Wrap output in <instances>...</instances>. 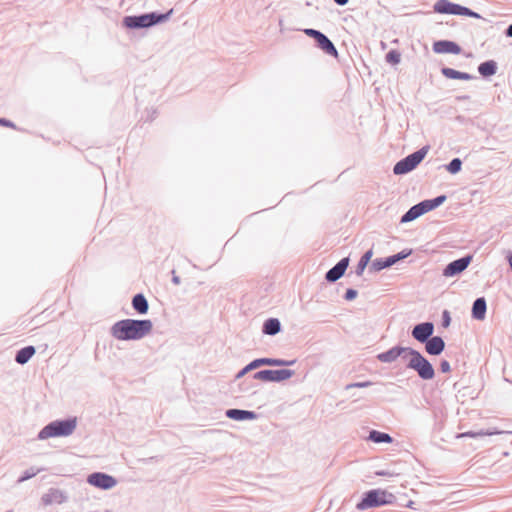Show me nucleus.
<instances>
[{
    "label": "nucleus",
    "instance_id": "nucleus-22",
    "mask_svg": "<svg viewBox=\"0 0 512 512\" xmlns=\"http://www.w3.org/2000/svg\"><path fill=\"white\" fill-rule=\"evenodd\" d=\"M131 305L132 308L140 315L147 314L149 310L148 300L142 293H138L133 296Z\"/></svg>",
    "mask_w": 512,
    "mask_h": 512
},
{
    "label": "nucleus",
    "instance_id": "nucleus-23",
    "mask_svg": "<svg viewBox=\"0 0 512 512\" xmlns=\"http://www.w3.org/2000/svg\"><path fill=\"white\" fill-rule=\"evenodd\" d=\"M441 74L448 79H458V80L468 81V80H472V79L476 78L472 74H469L467 72H461V71L455 70L450 67H442Z\"/></svg>",
    "mask_w": 512,
    "mask_h": 512
},
{
    "label": "nucleus",
    "instance_id": "nucleus-48",
    "mask_svg": "<svg viewBox=\"0 0 512 512\" xmlns=\"http://www.w3.org/2000/svg\"><path fill=\"white\" fill-rule=\"evenodd\" d=\"M507 261L509 263L510 269L512 271V252H509L507 255Z\"/></svg>",
    "mask_w": 512,
    "mask_h": 512
},
{
    "label": "nucleus",
    "instance_id": "nucleus-6",
    "mask_svg": "<svg viewBox=\"0 0 512 512\" xmlns=\"http://www.w3.org/2000/svg\"><path fill=\"white\" fill-rule=\"evenodd\" d=\"M430 147L428 145L421 147L417 151L409 154L399 160L393 167L395 175H405L413 171L426 157Z\"/></svg>",
    "mask_w": 512,
    "mask_h": 512
},
{
    "label": "nucleus",
    "instance_id": "nucleus-43",
    "mask_svg": "<svg viewBox=\"0 0 512 512\" xmlns=\"http://www.w3.org/2000/svg\"><path fill=\"white\" fill-rule=\"evenodd\" d=\"M375 474L377 476H393L394 473L388 471V470H379V471H376Z\"/></svg>",
    "mask_w": 512,
    "mask_h": 512
},
{
    "label": "nucleus",
    "instance_id": "nucleus-24",
    "mask_svg": "<svg viewBox=\"0 0 512 512\" xmlns=\"http://www.w3.org/2000/svg\"><path fill=\"white\" fill-rule=\"evenodd\" d=\"M281 331V322L278 318H268L262 325V333L269 336H274Z\"/></svg>",
    "mask_w": 512,
    "mask_h": 512
},
{
    "label": "nucleus",
    "instance_id": "nucleus-27",
    "mask_svg": "<svg viewBox=\"0 0 512 512\" xmlns=\"http://www.w3.org/2000/svg\"><path fill=\"white\" fill-rule=\"evenodd\" d=\"M498 69L497 63L494 60H487L479 64L478 72L484 77L488 78L496 74Z\"/></svg>",
    "mask_w": 512,
    "mask_h": 512
},
{
    "label": "nucleus",
    "instance_id": "nucleus-3",
    "mask_svg": "<svg viewBox=\"0 0 512 512\" xmlns=\"http://www.w3.org/2000/svg\"><path fill=\"white\" fill-rule=\"evenodd\" d=\"M77 423L78 419L76 416L51 421L39 431L38 439L68 437L74 433Z\"/></svg>",
    "mask_w": 512,
    "mask_h": 512
},
{
    "label": "nucleus",
    "instance_id": "nucleus-42",
    "mask_svg": "<svg viewBox=\"0 0 512 512\" xmlns=\"http://www.w3.org/2000/svg\"><path fill=\"white\" fill-rule=\"evenodd\" d=\"M0 126L17 129L16 125L12 121H10L6 118H0Z\"/></svg>",
    "mask_w": 512,
    "mask_h": 512
},
{
    "label": "nucleus",
    "instance_id": "nucleus-35",
    "mask_svg": "<svg viewBox=\"0 0 512 512\" xmlns=\"http://www.w3.org/2000/svg\"><path fill=\"white\" fill-rule=\"evenodd\" d=\"M458 15L459 16H467V17H471V18H475V19L482 18L479 13L471 10L468 7L462 6V5H460V9H459Z\"/></svg>",
    "mask_w": 512,
    "mask_h": 512
},
{
    "label": "nucleus",
    "instance_id": "nucleus-44",
    "mask_svg": "<svg viewBox=\"0 0 512 512\" xmlns=\"http://www.w3.org/2000/svg\"><path fill=\"white\" fill-rule=\"evenodd\" d=\"M172 283L175 285H179L181 283V279L176 275L175 270H172Z\"/></svg>",
    "mask_w": 512,
    "mask_h": 512
},
{
    "label": "nucleus",
    "instance_id": "nucleus-49",
    "mask_svg": "<svg viewBox=\"0 0 512 512\" xmlns=\"http://www.w3.org/2000/svg\"><path fill=\"white\" fill-rule=\"evenodd\" d=\"M413 504H414V502H413V501H409V502H408V504H407V507H409V508H413Z\"/></svg>",
    "mask_w": 512,
    "mask_h": 512
},
{
    "label": "nucleus",
    "instance_id": "nucleus-4",
    "mask_svg": "<svg viewBox=\"0 0 512 512\" xmlns=\"http://www.w3.org/2000/svg\"><path fill=\"white\" fill-rule=\"evenodd\" d=\"M395 500V495L386 490L372 489L363 494L362 499L356 504V508L358 510H366L392 504Z\"/></svg>",
    "mask_w": 512,
    "mask_h": 512
},
{
    "label": "nucleus",
    "instance_id": "nucleus-26",
    "mask_svg": "<svg viewBox=\"0 0 512 512\" xmlns=\"http://www.w3.org/2000/svg\"><path fill=\"white\" fill-rule=\"evenodd\" d=\"M35 352L34 346H25L16 352L15 361L20 365H24L33 357Z\"/></svg>",
    "mask_w": 512,
    "mask_h": 512
},
{
    "label": "nucleus",
    "instance_id": "nucleus-18",
    "mask_svg": "<svg viewBox=\"0 0 512 512\" xmlns=\"http://www.w3.org/2000/svg\"><path fill=\"white\" fill-rule=\"evenodd\" d=\"M460 4L450 2L448 0H437L433 6V10L439 14L458 15Z\"/></svg>",
    "mask_w": 512,
    "mask_h": 512
},
{
    "label": "nucleus",
    "instance_id": "nucleus-38",
    "mask_svg": "<svg viewBox=\"0 0 512 512\" xmlns=\"http://www.w3.org/2000/svg\"><path fill=\"white\" fill-rule=\"evenodd\" d=\"M371 385H372V383L370 381L355 382V383L348 384L346 386V389L348 390L351 388H365V387H369Z\"/></svg>",
    "mask_w": 512,
    "mask_h": 512
},
{
    "label": "nucleus",
    "instance_id": "nucleus-36",
    "mask_svg": "<svg viewBox=\"0 0 512 512\" xmlns=\"http://www.w3.org/2000/svg\"><path fill=\"white\" fill-rule=\"evenodd\" d=\"M36 474H37V472L34 471L32 468L31 469H27L26 471H24V473L18 479V482H24L26 480H29L32 477H34Z\"/></svg>",
    "mask_w": 512,
    "mask_h": 512
},
{
    "label": "nucleus",
    "instance_id": "nucleus-10",
    "mask_svg": "<svg viewBox=\"0 0 512 512\" xmlns=\"http://www.w3.org/2000/svg\"><path fill=\"white\" fill-rule=\"evenodd\" d=\"M473 260L472 254H467L459 259L448 263L443 269L442 275L444 277H455L465 271Z\"/></svg>",
    "mask_w": 512,
    "mask_h": 512
},
{
    "label": "nucleus",
    "instance_id": "nucleus-25",
    "mask_svg": "<svg viewBox=\"0 0 512 512\" xmlns=\"http://www.w3.org/2000/svg\"><path fill=\"white\" fill-rule=\"evenodd\" d=\"M424 214L425 213H424L423 207L421 206V203L419 202V203L413 205L411 208H409V210L402 215V217L400 219V223L411 222Z\"/></svg>",
    "mask_w": 512,
    "mask_h": 512
},
{
    "label": "nucleus",
    "instance_id": "nucleus-15",
    "mask_svg": "<svg viewBox=\"0 0 512 512\" xmlns=\"http://www.w3.org/2000/svg\"><path fill=\"white\" fill-rule=\"evenodd\" d=\"M349 257H344L338 261L332 268L325 274V280L329 283H334L339 280L346 272L349 266Z\"/></svg>",
    "mask_w": 512,
    "mask_h": 512
},
{
    "label": "nucleus",
    "instance_id": "nucleus-41",
    "mask_svg": "<svg viewBox=\"0 0 512 512\" xmlns=\"http://www.w3.org/2000/svg\"><path fill=\"white\" fill-rule=\"evenodd\" d=\"M440 370L442 373H448L451 370L450 363L447 360H441Z\"/></svg>",
    "mask_w": 512,
    "mask_h": 512
},
{
    "label": "nucleus",
    "instance_id": "nucleus-14",
    "mask_svg": "<svg viewBox=\"0 0 512 512\" xmlns=\"http://www.w3.org/2000/svg\"><path fill=\"white\" fill-rule=\"evenodd\" d=\"M434 333V324L432 322H422L416 324L411 332L412 337L420 343L426 342Z\"/></svg>",
    "mask_w": 512,
    "mask_h": 512
},
{
    "label": "nucleus",
    "instance_id": "nucleus-20",
    "mask_svg": "<svg viewBox=\"0 0 512 512\" xmlns=\"http://www.w3.org/2000/svg\"><path fill=\"white\" fill-rule=\"evenodd\" d=\"M486 311H487V302L484 297H478L474 300L472 309H471V316L475 320H484L486 317Z\"/></svg>",
    "mask_w": 512,
    "mask_h": 512
},
{
    "label": "nucleus",
    "instance_id": "nucleus-40",
    "mask_svg": "<svg viewBox=\"0 0 512 512\" xmlns=\"http://www.w3.org/2000/svg\"><path fill=\"white\" fill-rule=\"evenodd\" d=\"M304 32L306 35L312 37L314 40L318 39L319 35H321V33H322L321 31L313 29V28L305 29Z\"/></svg>",
    "mask_w": 512,
    "mask_h": 512
},
{
    "label": "nucleus",
    "instance_id": "nucleus-13",
    "mask_svg": "<svg viewBox=\"0 0 512 512\" xmlns=\"http://www.w3.org/2000/svg\"><path fill=\"white\" fill-rule=\"evenodd\" d=\"M68 501V495L65 491L58 488H49L41 497V502L45 506L52 504H63Z\"/></svg>",
    "mask_w": 512,
    "mask_h": 512
},
{
    "label": "nucleus",
    "instance_id": "nucleus-31",
    "mask_svg": "<svg viewBox=\"0 0 512 512\" xmlns=\"http://www.w3.org/2000/svg\"><path fill=\"white\" fill-rule=\"evenodd\" d=\"M500 432L499 431H496V430H484V429H480L478 431H467V432H463L461 434L458 435V438H465V437H469V438H478V437H483V436H491V435H495V434H499Z\"/></svg>",
    "mask_w": 512,
    "mask_h": 512
},
{
    "label": "nucleus",
    "instance_id": "nucleus-29",
    "mask_svg": "<svg viewBox=\"0 0 512 512\" xmlns=\"http://www.w3.org/2000/svg\"><path fill=\"white\" fill-rule=\"evenodd\" d=\"M368 440L374 443H387L390 444L393 442V438L391 435L385 432H381L378 430H371L369 432Z\"/></svg>",
    "mask_w": 512,
    "mask_h": 512
},
{
    "label": "nucleus",
    "instance_id": "nucleus-5",
    "mask_svg": "<svg viewBox=\"0 0 512 512\" xmlns=\"http://www.w3.org/2000/svg\"><path fill=\"white\" fill-rule=\"evenodd\" d=\"M409 361L406 365L408 369L417 372L422 380H431L435 376L433 365L418 350L411 349L409 353Z\"/></svg>",
    "mask_w": 512,
    "mask_h": 512
},
{
    "label": "nucleus",
    "instance_id": "nucleus-47",
    "mask_svg": "<svg viewBox=\"0 0 512 512\" xmlns=\"http://www.w3.org/2000/svg\"><path fill=\"white\" fill-rule=\"evenodd\" d=\"M156 110L153 109L151 115H148L146 121H152L155 118Z\"/></svg>",
    "mask_w": 512,
    "mask_h": 512
},
{
    "label": "nucleus",
    "instance_id": "nucleus-45",
    "mask_svg": "<svg viewBox=\"0 0 512 512\" xmlns=\"http://www.w3.org/2000/svg\"><path fill=\"white\" fill-rule=\"evenodd\" d=\"M505 34L507 37H512V23L506 28Z\"/></svg>",
    "mask_w": 512,
    "mask_h": 512
},
{
    "label": "nucleus",
    "instance_id": "nucleus-33",
    "mask_svg": "<svg viewBox=\"0 0 512 512\" xmlns=\"http://www.w3.org/2000/svg\"><path fill=\"white\" fill-rule=\"evenodd\" d=\"M386 62L392 65H397L401 61V54L398 50L392 49L385 56Z\"/></svg>",
    "mask_w": 512,
    "mask_h": 512
},
{
    "label": "nucleus",
    "instance_id": "nucleus-51",
    "mask_svg": "<svg viewBox=\"0 0 512 512\" xmlns=\"http://www.w3.org/2000/svg\"><path fill=\"white\" fill-rule=\"evenodd\" d=\"M6 512H12V510L6 511Z\"/></svg>",
    "mask_w": 512,
    "mask_h": 512
},
{
    "label": "nucleus",
    "instance_id": "nucleus-32",
    "mask_svg": "<svg viewBox=\"0 0 512 512\" xmlns=\"http://www.w3.org/2000/svg\"><path fill=\"white\" fill-rule=\"evenodd\" d=\"M462 164L463 163L460 158H453L447 165H445V168L449 173L454 175L461 171Z\"/></svg>",
    "mask_w": 512,
    "mask_h": 512
},
{
    "label": "nucleus",
    "instance_id": "nucleus-46",
    "mask_svg": "<svg viewBox=\"0 0 512 512\" xmlns=\"http://www.w3.org/2000/svg\"><path fill=\"white\" fill-rule=\"evenodd\" d=\"M337 5L344 6L348 3L349 0H333Z\"/></svg>",
    "mask_w": 512,
    "mask_h": 512
},
{
    "label": "nucleus",
    "instance_id": "nucleus-30",
    "mask_svg": "<svg viewBox=\"0 0 512 512\" xmlns=\"http://www.w3.org/2000/svg\"><path fill=\"white\" fill-rule=\"evenodd\" d=\"M373 256V250L372 249H369L367 250L360 258V260L358 261V264L356 266V269H355V273L357 276H361L364 272V270L366 269V267L368 266L369 262L371 261V258Z\"/></svg>",
    "mask_w": 512,
    "mask_h": 512
},
{
    "label": "nucleus",
    "instance_id": "nucleus-50",
    "mask_svg": "<svg viewBox=\"0 0 512 512\" xmlns=\"http://www.w3.org/2000/svg\"><path fill=\"white\" fill-rule=\"evenodd\" d=\"M460 99H468V96H462Z\"/></svg>",
    "mask_w": 512,
    "mask_h": 512
},
{
    "label": "nucleus",
    "instance_id": "nucleus-37",
    "mask_svg": "<svg viewBox=\"0 0 512 512\" xmlns=\"http://www.w3.org/2000/svg\"><path fill=\"white\" fill-rule=\"evenodd\" d=\"M450 323H451L450 312L448 310H444L442 312V322H441V324H442V326L444 328H447V327H449Z\"/></svg>",
    "mask_w": 512,
    "mask_h": 512
},
{
    "label": "nucleus",
    "instance_id": "nucleus-19",
    "mask_svg": "<svg viewBox=\"0 0 512 512\" xmlns=\"http://www.w3.org/2000/svg\"><path fill=\"white\" fill-rule=\"evenodd\" d=\"M225 416L234 421L254 420L257 414L254 411L231 408L225 411Z\"/></svg>",
    "mask_w": 512,
    "mask_h": 512
},
{
    "label": "nucleus",
    "instance_id": "nucleus-2",
    "mask_svg": "<svg viewBox=\"0 0 512 512\" xmlns=\"http://www.w3.org/2000/svg\"><path fill=\"white\" fill-rule=\"evenodd\" d=\"M173 12L174 10L171 8L165 13L149 12L140 15L125 16L122 20V24L125 28L132 30L150 28L169 20Z\"/></svg>",
    "mask_w": 512,
    "mask_h": 512
},
{
    "label": "nucleus",
    "instance_id": "nucleus-16",
    "mask_svg": "<svg viewBox=\"0 0 512 512\" xmlns=\"http://www.w3.org/2000/svg\"><path fill=\"white\" fill-rule=\"evenodd\" d=\"M433 51L437 54H460L462 48L459 44L451 40H438L433 43Z\"/></svg>",
    "mask_w": 512,
    "mask_h": 512
},
{
    "label": "nucleus",
    "instance_id": "nucleus-1",
    "mask_svg": "<svg viewBox=\"0 0 512 512\" xmlns=\"http://www.w3.org/2000/svg\"><path fill=\"white\" fill-rule=\"evenodd\" d=\"M153 328L150 319H122L110 328V335L119 341H137L148 335Z\"/></svg>",
    "mask_w": 512,
    "mask_h": 512
},
{
    "label": "nucleus",
    "instance_id": "nucleus-34",
    "mask_svg": "<svg viewBox=\"0 0 512 512\" xmlns=\"http://www.w3.org/2000/svg\"><path fill=\"white\" fill-rule=\"evenodd\" d=\"M255 379H245L243 380L240 384H239V390L240 392H243V393H248L250 391H252L255 386H256V383L254 382Z\"/></svg>",
    "mask_w": 512,
    "mask_h": 512
},
{
    "label": "nucleus",
    "instance_id": "nucleus-39",
    "mask_svg": "<svg viewBox=\"0 0 512 512\" xmlns=\"http://www.w3.org/2000/svg\"><path fill=\"white\" fill-rule=\"evenodd\" d=\"M357 295H358L357 290H355L353 288H348L344 294V299L347 301H352L357 297Z\"/></svg>",
    "mask_w": 512,
    "mask_h": 512
},
{
    "label": "nucleus",
    "instance_id": "nucleus-7",
    "mask_svg": "<svg viewBox=\"0 0 512 512\" xmlns=\"http://www.w3.org/2000/svg\"><path fill=\"white\" fill-rule=\"evenodd\" d=\"M296 362V360H285L280 358H269V357H263V358H256L252 360L250 363H248L246 366H244L235 376V380L243 378L247 373L251 372L252 370H257V368L261 366H291Z\"/></svg>",
    "mask_w": 512,
    "mask_h": 512
},
{
    "label": "nucleus",
    "instance_id": "nucleus-28",
    "mask_svg": "<svg viewBox=\"0 0 512 512\" xmlns=\"http://www.w3.org/2000/svg\"><path fill=\"white\" fill-rule=\"evenodd\" d=\"M446 199V195H439L432 199L423 200L420 203L423 207L424 213H427L441 206L446 201Z\"/></svg>",
    "mask_w": 512,
    "mask_h": 512
},
{
    "label": "nucleus",
    "instance_id": "nucleus-17",
    "mask_svg": "<svg viewBox=\"0 0 512 512\" xmlns=\"http://www.w3.org/2000/svg\"><path fill=\"white\" fill-rule=\"evenodd\" d=\"M423 344H425V351L432 356L440 355L445 349V341L441 336L432 335Z\"/></svg>",
    "mask_w": 512,
    "mask_h": 512
},
{
    "label": "nucleus",
    "instance_id": "nucleus-9",
    "mask_svg": "<svg viewBox=\"0 0 512 512\" xmlns=\"http://www.w3.org/2000/svg\"><path fill=\"white\" fill-rule=\"evenodd\" d=\"M412 253L411 249H404L396 254L390 255L385 258H376L369 266L370 272H380L383 269L389 268L399 261L407 258Z\"/></svg>",
    "mask_w": 512,
    "mask_h": 512
},
{
    "label": "nucleus",
    "instance_id": "nucleus-11",
    "mask_svg": "<svg viewBox=\"0 0 512 512\" xmlns=\"http://www.w3.org/2000/svg\"><path fill=\"white\" fill-rule=\"evenodd\" d=\"M87 482L102 490L112 489L117 484V480L104 472H94L88 475Z\"/></svg>",
    "mask_w": 512,
    "mask_h": 512
},
{
    "label": "nucleus",
    "instance_id": "nucleus-12",
    "mask_svg": "<svg viewBox=\"0 0 512 512\" xmlns=\"http://www.w3.org/2000/svg\"><path fill=\"white\" fill-rule=\"evenodd\" d=\"M411 349V347H402L397 345L387 351L379 353L377 355V359L382 363H392L400 356L405 359L407 356H409Z\"/></svg>",
    "mask_w": 512,
    "mask_h": 512
},
{
    "label": "nucleus",
    "instance_id": "nucleus-8",
    "mask_svg": "<svg viewBox=\"0 0 512 512\" xmlns=\"http://www.w3.org/2000/svg\"><path fill=\"white\" fill-rule=\"evenodd\" d=\"M295 372L294 370L290 369H278V370H271V369H264L257 371L253 374V379L260 380L263 382H283L292 376H294Z\"/></svg>",
    "mask_w": 512,
    "mask_h": 512
},
{
    "label": "nucleus",
    "instance_id": "nucleus-21",
    "mask_svg": "<svg viewBox=\"0 0 512 512\" xmlns=\"http://www.w3.org/2000/svg\"><path fill=\"white\" fill-rule=\"evenodd\" d=\"M315 41L317 43V47L320 48L327 55L333 57L338 56V51L335 45L324 33H321V35H319L318 39H316Z\"/></svg>",
    "mask_w": 512,
    "mask_h": 512
}]
</instances>
